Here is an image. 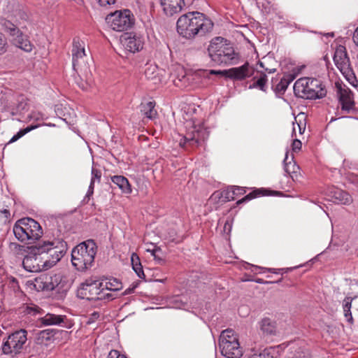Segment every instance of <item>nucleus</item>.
Instances as JSON below:
<instances>
[{
    "instance_id": "obj_11",
    "label": "nucleus",
    "mask_w": 358,
    "mask_h": 358,
    "mask_svg": "<svg viewBox=\"0 0 358 358\" xmlns=\"http://www.w3.org/2000/svg\"><path fill=\"white\" fill-rule=\"evenodd\" d=\"M106 21L112 29L123 31L134 24V18L130 10H123L108 15Z\"/></svg>"
},
{
    "instance_id": "obj_33",
    "label": "nucleus",
    "mask_w": 358,
    "mask_h": 358,
    "mask_svg": "<svg viewBox=\"0 0 358 358\" xmlns=\"http://www.w3.org/2000/svg\"><path fill=\"white\" fill-rule=\"evenodd\" d=\"M295 77L292 74L285 75L280 83L277 85L276 88L278 91H285L288 85L294 80Z\"/></svg>"
},
{
    "instance_id": "obj_25",
    "label": "nucleus",
    "mask_w": 358,
    "mask_h": 358,
    "mask_svg": "<svg viewBox=\"0 0 358 358\" xmlns=\"http://www.w3.org/2000/svg\"><path fill=\"white\" fill-rule=\"evenodd\" d=\"M66 316L55 315L52 313H47L39 319L41 323L44 326L61 325L64 322Z\"/></svg>"
},
{
    "instance_id": "obj_9",
    "label": "nucleus",
    "mask_w": 358,
    "mask_h": 358,
    "mask_svg": "<svg viewBox=\"0 0 358 358\" xmlns=\"http://www.w3.org/2000/svg\"><path fill=\"white\" fill-rule=\"evenodd\" d=\"M219 345L222 355L227 358H240L243 355L238 336L232 329H226L221 333Z\"/></svg>"
},
{
    "instance_id": "obj_51",
    "label": "nucleus",
    "mask_w": 358,
    "mask_h": 358,
    "mask_svg": "<svg viewBox=\"0 0 358 358\" xmlns=\"http://www.w3.org/2000/svg\"><path fill=\"white\" fill-rule=\"evenodd\" d=\"M159 250V249H158V248H155V249H152V250H150V249L147 250L148 252H150L151 255L154 257V259H156L157 252Z\"/></svg>"
},
{
    "instance_id": "obj_2",
    "label": "nucleus",
    "mask_w": 358,
    "mask_h": 358,
    "mask_svg": "<svg viewBox=\"0 0 358 358\" xmlns=\"http://www.w3.org/2000/svg\"><path fill=\"white\" fill-rule=\"evenodd\" d=\"M213 23L199 12H189L181 15L177 21V31L182 37L192 38L212 31Z\"/></svg>"
},
{
    "instance_id": "obj_58",
    "label": "nucleus",
    "mask_w": 358,
    "mask_h": 358,
    "mask_svg": "<svg viewBox=\"0 0 358 358\" xmlns=\"http://www.w3.org/2000/svg\"><path fill=\"white\" fill-rule=\"evenodd\" d=\"M266 71H267L269 73H273L275 71V69H266Z\"/></svg>"
},
{
    "instance_id": "obj_53",
    "label": "nucleus",
    "mask_w": 358,
    "mask_h": 358,
    "mask_svg": "<svg viewBox=\"0 0 358 358\" xmlns=\"http://www.w3.org/2000/svg\"><path fill=\"white\" fill-rule=\"evenodd\" d=\"M49 334H50V333H49L48 330H44V331H41L40 332V335L43 338L45 337L46 336H48Z\"/></svg>"
},
{
    "instance_id": "obj_55",
    "label": "nucleus",
    "mask_w": 358,
    "mask_h": 358,
    "mask_svg": "<svg viewBox=\"0 0 358 358\" xmlns=\"http://www.w3.org/2000/svg\"><path fill=\"white\" fill-rule=\"evenodd\" d=\"M93 192H94V190L88 189L86 196H87V197L90 196L91 195L93 194Z\"/></svg>"
},
{
    "instance_id": "obj_27",
    "label": "nucleus",
    "mask_w": 358,
    "mask_h": 358,
    "mask_svg": "<svg viewBox=\"0 0 358 358\" xmlns=\"http://www.w3.org/2000/svg\"><path fill=\"white\" fill-rule=\"evenodd\" d=\"M178 71L180 73V75L175 76L172 75L173 79V82L175 85L179 87H187L189 85V76L185 74V70L181 66L177 67Z\"/></svg>"
},
{
    "instance_id": "obj_40",
    "label": "nucleus",
    "mask_w": 358,
    "mask_h": 358,
    "mask_svg": "<svg viewBox=\"0 0 358 358\" xmlns=\"http://www.w3.org/2000/svg\"><path fill=\"white\" fill-rule=\"evenodd\" d=\"M28 117L30 120H43L45 119V115L38 111H32L29 115Z\"/></svg>"
},
{
    "instance_id": "obj_3",
    "label": "nucleus",
    "mask_w": 358,
    "mask_h": 358,
    "mask_svg": "<svg viewBox=\"0 0 358 358\" xmlns=\"http://www.w3.org/2000/svg\"><path fill=\"white\" fill-rule=\"evenodd\" d=\"M208 51L211 59L218 64H234L238 60L233 46L222 37L213 38Z\"/></svg>"
},
{
    "instance_id": "obj_38",
    "label": "nucleus",
    "mask_w": 358,
    "mask_h": 358,
    "mask_svg": "<svg viewBox=\"0 0 358 358\" xmlns=\"http://www.w3.org/2000/svg\"><path fill=\"white\" fill-rule=\"evenodd\" d=\"M251 267L252 268V269L251 270L252 272H257L258 271V273H264L266 271H269L271 273L276 274L279 273V269L276 268H268L255 265H252Z\"/></svg>"
},
{
    "instance_id": "obj_45",
    "label": "nucleus",
    "mask_w": 358,
    "mask_h": 358,
    "mask_svg": "<svg viewBox=\"0 0 358 358\" xmlns=\"http://www.w3.org/2000/svg\"><path fill=\"white\" fill-rule=\"evenodd\" d=\"M108 358H127L124 355H120L117 350H111Z\"/></svg>"
},
{
    "instance_id": "obj_59",
    "label": "nucleus",
    "mask_w": 358,
    "mask_h": 358,
    "mask_svg": "<svg viewBox=\"0 0 358 358\" xmlns=\"http://www.w3.org/2000/svg\"><path fill=\"white\" fill-rule=\"evenodd\" d=\"M259 65H260L262 67H264V65H263V63H262V62H260V63H259Z\"/></svg>"
},
{
    "instance_id": "obj_1",
    "label": "nucleus",
    "mask_w": 358,
    "mask_h": 358,
    "mask_svg": "<svg viewBox=\"0 0 358 358\" xmlns=\"http://www.w3.org/2000/svg\"><path fill=\"white\" fill-rule=\"evenodd\" d=\"M73 68L76 72L75 81L80 88L87 91L94 85L90 66L92 59L85 52V43L79 38H75L72 47Z\"/></svg>"
},
{
    "instance_id": "obj_50",
    "label": "nucleus",
    "mask_w": 358,
    "mask_h": 358,
    "mask_svg": "<svg viewBox=\"0 0 358 358\" xmlns=\"http://www.w3.org/2000/svg\"><path fill=\"white\" fill-rule=\"evenodd\" d=\"M159 250V249H158V248H155V249H152V250H150V249L147 250L148 252H150L151 255L154 257V259H156L157 252Z\"/></svg>"
},
{
    "instance_id": "obj_43",
    "label": "nucleus",
    "mask_w": 358,
    "mask_h": 358,
    "mask_svg": "<svg viewBox=\"0 0 358 358\" xmlns=\"http://www.w3.org/2000/svg\"><path fill=\"white\" fill-rule=\"evenodd\" d=\"M301 141L298 140V139H294L292 142V150L294 152H297L299 150H301Z\"/></svg>"
},
{
    "instance_id": "obj_41",
    "label": "nucleus",
    "mask_w": 358,
    "mask_h": 358,
    "mask_svg": "<svg viewBox=\"0 0 358 358\" xmlns=\"http://www.w3.org/2000/svg\"><path fill=\"white\" fill-rule=\"evenodd\" d=\"M7 47V40L4 35L0 32V55L6 52Z\"/></svg>"
},
{
    "instance_id": "obj_31",
    "label": "nucleus",
    "mask_w": 358,
    "mask_h": 358,
    "mask_svg": "<svg viewBox=\"0 0 358 358\" xmlns=\"http://www.w3.org/2000/svg\"><path fill=\"white\" fill-rule=\"evenodd\" d=\"M131 262L132 268L135 273H136V275L141 278H143L145 275L143 270V267L141 264L140 259L136 253H132L131 257Z\"/></svg>"
},
{
    "instance_id": "obj_56",
    "label": "nucleus",
    "mask_w": 358,
    "mask_h": 358,
    "mask_svg": "<svg viewBox=\"0 0 358 358\" xmlns=\"http://www.w3.org/2000/svg\"><path fill=\"white\" fill-rule=\"evenodd\" d=\"M158 263H162L163 262V259L160 257H158V256H156V259H155Z\"/></svg>"
},
{
    "instance_id": "obj_48",
    "label": "nucleus",
    "mask_w": 358,
    "mask_h": 358,
    "mask_svg": "<svg viewBox=\"0 0 358 358\" xmlns=\"http://www.w3.org/2000/svg\"><path fill=\"white\" fill-rule=\"evenodd\" d=\"M99 3L101 6H108L113 5L115 3V0H98Z\"/></svg>"
},
{
    "instance_id": "obj_29",
    "label": "nucleus",
    "mask_w": 358,
    "mask_h": 358,
    "mask_svg": "<svg viewBox=\"0 0 358 358\" xmlns=\"http://www.w3.org/2000/svg\"><path fill=\"white\" fill-rule=\"evenodd\" d=\"M155 103L153 101L142 103L141 104V112L145 117L152 120L157 115V110L155 109Z\"/></svg>"
},
{
    "instance_id": "obj_21",
    "label": "nucleus",
    "mask_w": 358,
    "mask_h": 358,
    "mask_svg": "<svg viewBox=\"0 0 358 358\" xmlns=\"http://www.w3.org/2000/svg\"><path fill=\"white\" fill-rule=\"evenodd\" d=\"M13 43L21 50L30 52L33 50V44L29 40L27 36L24 35L20 30L15 36L11 38Z\"/></svg>"
},
{
    "instance_id": "obj_7",
    "label": "nucleus",
    "mask_w": 358,
    "mask_h": 358,
    "mask_svg": "<svg viewBox=\"0 0 358 358\" xmlns=\"http://www.w3.org/2000/svg\"><path fill=\"white\" fill-rule=\"evenodd\" d=\"M78 296L87 300H112L116 296L115 294L104 292L101 281L89 278L80 285L77 291Z\"/></svg>"
},
{
    "instance_id": "obj_14",
    "label": "nucleus",
    "mask_w": 358,
    "mask_h": 358,
    "mask_svg": "<svg viewBox=\"0 0 358 358\" xmlns=\"http://www.w3.org/2000/svg\"><path fill=\"white\" fill-rule=\"evenodd\" d=\"M26 20L27 15L21 10H17L10 15L8 18H0V24L4 31L12 38L18 33L20 30L19 27Z\"/></svg>"
},
{
    "instance_id": "obj_16",
    "label": "nucleus",
    "mask_w": 358,
    "mask_h": 358,
    "mask_svg": "<svg viewBox=\"0 0 358 358\" xmlns=\"http://www.w3.org/2000/svg\"><path fill=\"white\" fill-rule=\"evenodd\" d=\"M120 43L127 52L136 53L143 48L145 38L141 34L125 33L120 37Z\"/></svg>"
},
{
    "instance_id": "obj_49",
    "label": "nucleus",
    "mask_w": 358,
    "mask_h": 358,
    "mask_svg": "<svg viewBox=\"0 0 358 358\" xmlns=\"http://www.w3.org/2000/svg\"><path fill=\"white\" fill-rule=\"evenodd\" d=\"M255 196H252V194H249L248 195H246L244 198H243L242 199H240L238 201V203H243V201H249L250 199H252V198H254Z\"/></svg>"
},
{
    "instance_id": "obj_4",
    "label": "nucleus",
    "mask_w": 358,
    "mask_h": 358,
    "mask_svg": "<svg viewBox=\"0 0 358 358\" xmlns=\"http://www.w3.org/2000/svg\"><path fill=\"white\" fill-rule=\"evenodd\" d=\"M97 246L92 240H87L76 246L71 252V262L79 271H85L93 265Z\"/></svg>"
},
{
    "instance_id": "obj_52",
    "label": "nucleus",
    "mask_w": 358,
    "mask_h": 358,
    "mask_svg": "<svg viewBox=\"0 0 358 358\" xmlns=\"http://www.w3.org/2000/svg\"><path fill=\"white\" fill-rule=\"evenodd\" d=\"M353 41L355 43V44L358 45V27L356 29V30L354 32Z\"/></svg>"
},
{
    "instance_id": "obj_23",
    "label": "nucleus",
    "mask_w": 358,
    "mask_h": 358,
    "mask_svg": "<svg viewBox=\"0 0 358 358\" xmlns=\"http://www.w3.org/2000/svg\"><path fill=\"white\" fill-rule=\"evenodd\" d=\"M331 194L334 202L338 203L350 205L353 201L352 197L350 194L340 189H334L331 191Z\"/></svg>"
},
{
    "instance_id": "obj_20",
    "label": "nucleus",
    "mask_w": 358,
    "mask_h": 358,
    "mask_svg": "<svg viewBox=\"0 0 358 358\" xmlns=\"http://www.w3.org/2000/svg\"><path fill=\"white\" fill-rule=\"evenodd\" d=\"M160 4L164 13L168 16H172L182 10L185 1L184 0H160Z\"/></svg>"
},
{
    "instance_id": "obj_28",
    "label": "nucleus",
    "mask_w": 358,
    "mask_h": 358,
    "mask_svg": "<svg viewBox=\"0 0 358 358\" xmlns=\"http://www.w3.org/2000/svg\"><path fill=\"white\" fill-rule=\"evenodd\" d=\"M101 282L104 292H106V291L116 292L122 288V283L115 278L106 279L101 281Z\"/></svg>"
},
{
    "instance_id": "obj_30",
    "label": "nucleus",
    "mask_w": 358,
    "mask_h": 358,
    "mask_svg": "<svg viewBox=\"0 0 358 358\" xmlns=\"http://www.w3.org/2000/svg\"><path fill=\"white\" fill-rule=\"evenodd\" d=\"M245 193V190L241 187H231L222 192V196L227 201H233L236 196H241Z\"/></svg>"
},
{
    "instance_id": "obj_47",
    "label": "nucleus",
    "mask_w": 358,
    "mask_h": 358,
    "mask_svg": "<svg viewBox=\"0 0 358 358\" xmlns=\"http://www.w3.org/2000/svg\"><path fill=\"white\" fill-rule=\"evenodd\" d=\"M294 358H311L308 351H301L297 352Z\"/></svg>"
},
{
    "instance_id": "obj_35",
    "label": "nucleus",
    "mask_w": 358,
    "mask_h": 358,
    "mask_svg": "<svg viewBox=\"0 0 358 358\" xmlns=\"http://www.w3.org/2000/svg\"><path fill=\"white\" fill-rule=\"evenodd\" d=\"M292 161L293 157L292 156L290 160H289V154L288 152H286L283 162L285 171L288 174H290L292 172H294L295 168L296 167L295 163Z\"/></svg>"
},
{
    "instance_id": "obj_46",
    "label": "nucleus",
    "mask_w": 358,
    "mask_h": 358,
    "mask_svg": "<svg viewBox=\"0 0 358 358\" xmlns=\"http://www.w3.org/2000/svg\"><path fill=\"white\" fill-rule=\"evenodd\" d=\"M100 316L99 313L98 312H94L89 317L87 320V324H92L96 320L99 319Z\"/></svg>"
},
{
    "instance_id": "obj_42",
    "label": "nucleus",
    "mask_w": 358,
    "mask_h": 358,
    "mask_svg": "<svg viewBox=\"0 0 358 358\" xmlns=\"http://www.w3.org/2000/svg\"><path fill=\"white\" fill-rule=\"evenodd\" d=\"M10 215V213L8 210H0V222L6 223L8 221Z\"/></svg>"
},
{
    "instance_id": "obj_34",
    "label": "nucleus",
    "mask_w": 358,
    "mask_h": 358,
    "mask_svg": "<svg viewBox=\"0 0 358 358\" xmlns=\"http://www.w3.org/2000/svg\"><path fill=\"white\" fill-rule=\"evenodd\" d=\"M352 298L351 297H346L343 300V308L344 312V315L346 318V320L348 322H352V316L350 311L351 309V305H352Z\"/></svg>"
},
{
    "instance_id": "obj_57",
    "label": "nucleus",
    "mask_w": 358,
    "mask_h": 358,
    "mask_svg": "<svg viewBox=\"0 0 358 358\" xmlns=\"http://www.w3.org/2000/svg\"><path fill=\"white\" fill-rule=\"evenodd\" d=\"M255 282H257V283H260V284H263V283H264V281L262 279H261V278H258V279H257V280H255Z\"/></svg>"
},
{
    "instance_id": "obj_13",
    "label": "nucleus",
    "mask_w": 358,
    "mask_h": 358,
    "mask_svg": "<svg viewBox=\"0 0 358 358\" xmlns=\"http://www.w3.org/2000/svg\"><path fill=\"white\" fill-rule=\"evenodd\" d=\"M334 62L335 65L341 73L347 80L353 84L355 78V75L350 67V60L347 56L345 48L343 45H338L334 52Z\"/></svg>"
},
{
    "instance_id": "obj_24",
    "label": "nucleus",
    "mask_w": 358,
    "mask_h": 358,
    "mask_svg": "<svg viewBox=\"0 0 358 358\" xmlns=\"http://www.w3.org/2000/svg\"><path fill=\"white\" fill-rule=\"evenodd\" d=\"M259 329L265 336H274L277 334L276 323L269 318H264L261 320Z\"/></svg>"
},
{
    "instance_id": "obj_37",
    "label": "nucleus",
    "mask_w": 358,
    "mask_h": 358,
    "mask_svg": "<svg viewBox=\"0 0 358 358\" xmlns=\"http://www.w3.org/2000/svg\"><path fill=\"white\" fill-rule=\"evenodd\" d=\"M267 79L266 76L264 73H262L260 77L256 80L252 85L250 86V88L252 87H258L262 91H265V85L266 83Z\"/></svg>"
},
{
    "instance_id": "obj_10",
    "label": "nucleus",
    "mask_w": 358,
    "mask_h": 358,
    "mask_svg": "<svg viewBox=\"0 0 358 358\" xmlns=\"http://www.w3.org/2000/svg\"><path fill=\"white\" fill-rule=\"evenodd\" d=\"M27 342V331L20 329L10 334L1 345L2 352L15 357L22 352Z\"/></svg>"
},
{
    "instance_id": "obj_5",
    "label": "nucleus",
    "mask_w": 358,
    "mask_h": 358,
    "mask_svg": "<svg viewBox=\"0 0 358 358\" xmlns=\"http://www.w3.org/2000/svg\"><path fill=\"white\" fill-rule=\"evenodd\" d=\"M36 245L41 254L45 258V264L48 268L55 265L67 250L66 243L59 238H55L52 241H41Z\"/></svg>"
},
{
    "instance_id": "obj_54",
    "label": "nucleus",
    "mask_w": 358,
    "mask_h": 358,
    "mask_svg": "<svg viewBox=\"0 0 358 358\" xmlns=\"http://www.w3.org/2000/svg\"><path fill=\"white\" fill-rule=\"evenodd\" d=\"M94 179H93V180H91V182H90V186H89L88 189L94 190Z\"/></svg>"
},
{
    "instance_id": "obj_12",
    "label": "nucleus",
    "mask_w": 358,
    "mask_h": 358,
    "mask_svg": "<svg viewBox=\"0 0 358 358\" xmlns=\"http://www.w3.org/2000/svg\"><path fill=\"white\" fill-rule=\"evenodd\" d=\"M44 259L36 244L29 248L28 254L23 259L22 266L29 272H40L48 269Z\"/></svg>"
},
{
    "instance_id": "obj_6",
    "label": "nucleus",
    "mask_w": 358,
    "mask_h": 358,
    "mask_svg": "<svg viewBox=\"0 0 358 358\" xmlns=\"http://www.w3.org/2000/svg\"><path fill=\"white\" fill-rule=\"evenodd\" d=\"M294 93L306 99H320L326 95V90L320 80L310 78L298 79L294 85Z\"/></svg>"
},
{
    "instance_id": "obj_26",
    "label": "nucleus",
    "mask_w": 358,
    "mask_h": 358,
    "mask_svg": "<svg viewBox=\"0 0 358 358\" xmlns=\"http://www.w3.org/2000/svg\"><path fill=\"white\" fill-rule=\"evenodd\" d=\"M112 182L115 184L124 194H131V187L127 178L123 176H114L111 177Z\"/></svg>"
},
{
    "instance_id": "obj_8",
    "label": "nucleus",
    "mask_w": 358,
    "mask_h": 358,
    "mask_svg": "<svg viewBox=\"0 0 358 358\" xmlns=\"http://www.w3.org/2000/svg\"><path fill=\"white\" fill-rule=\"evenodd\" d=\"M15 238L21 242L38 240L43 231L40 224L32 218L24 217L16 222L13 227Z\"/></svg>"
},
{
    "instance_id": "obj_36",
    "label": "nucleus",
    "mask_w": 358,
    "mask_h": 358,
    "mask_svg": "<svg viewBox=\"0 0 358 358\" xmlns=\"http://www.w3.org/2000/svg\"><path fill=\"white\" fill-rule=\"evenodd\" d=\"M37 127H38V126L35 125V126L27 127V128H25L24 129L20 130L15 135H14L11 138V139L9 141V143H11L15 142L16 141L20 139L21 137H22L24 135H25L28 132L31 131V130H33Z\"/></svg>"
},
{
    "instance_id": "obj_19",
    "label": "nucleus",
    "mask_w": 358,
    "mask_h": 358,
    "mask_svg": "<svg viewBox=\"0 0 358 358\" xmlns=\"http://www.w3.org/2000/svg\"><path fill=\"white\" fill-rule=\"evenodd\" d=\"M337 95L343 110L348 113L354 109V101L351 91L345 86L336 83Z\"/></svg>"
},
{
    "instance_id": "obj_17",
    "label": "nucleus",
    "mask_w": 358,
    "mask_h": 358,
    "mask_svg": "<svg viewBox=\"0 0 358 358\" xmlns=\"http://www.w3.org/2000/svg\"><path fill=\"white\" fill-rule=\"evenodd\" d=\"M253 73L252 67L250 66L248 63H245L241 66L231 68L224 71H215L210 70L209 74L222 75L227 78L241 80L250 77Z\"/></svg>"
},
{
    "instance_id": "obj_39",
    "label": "nucleus",
    "mask_w": 358,
    "mask_h": 358,
    "mask_svg": "<svg viewBox=\"0 0 358 358\" xmlns=\"http://www.w3.org/2000/svg\"><path fill=\"white\" fill-rule=\"evenodd\" d=\"M249 358H273L269 350H264L260 352L253 353Z\"/></svg>"
},
{
    "instance_id": "obj_32",
    "label": "nucleus",
    "mask_w": 358,
    "mask_h": 358,
    "mask_svg": "<svg viewBox=\"0 0 358 358\" xmlns=\"http://www.w3.org/2000/svg\"><path fill=\"white\" fill-rule=\"evenodd\" d=\"M301 118L304 120L303 115H299L296 117H295L296 122H293V128H292V136H296V132L298 131L299 134H303L306 129V123L303 122Z\"/></svg>"
},
{
    "instance_id": "obj_18",
    "label": "nucleus",
    "mask_w": 358,
    "mask_h": 358,
    "mask_svg": "<svg viewBox=\"0 0 358 358\" xmlns=\"http://www.w3.org/2000/svg\"><path fill=\"white\" fill-rule=\"evenodd\" d=\"M206 137V131L200 127L196 128L194 127L192 130L189 131L182 139L180 141L181 147H186L187 145L196 147L203 142Z\"/></svg>"
},
{
    "instance_id": "obj_15",
    "label": "nucleus",
    "mask_w": 358,
    "mask_h": 358,
    "mask_svg": "<svg viewBox=\"0 0 358 358\" xmlns=\"http://www.w3.org/2000/svg\"><path fill=\"white\" fill-rule=\"evenodd\" d=\"M61 284V275L43 274L35 278L34 287L37 291H52L56 288L60 289Z\"/></svg>"
},
{
    "instance_id": "obj_44",
    "label": "nucleus",
    "mask_w": 358,
    "mask_h": 358,
    "mask_svg": "<svg viewBox=\"0 0 358 358\" xmlns=\"http://www.w3.org/2000/svg\"><path fill=\"white\" fill-rule=\"evenodd\" d=\"M101 173L99 170L95 169H92V179L91 180L94 179V182H95L96 180L99 181L101 179Z\"/></svg>"
},
{
    "instance_id": "obj_22",
    "label": "nucleus",
    "mask_w": 358,
    "mask_h": 358,
    "mask_svg": "<svg viewBox=\"0 0 358 358\" xmlns=\"http://www.w3.org/2000/svg\"><path fill=\"white\" fill-rule=\"evenodd\" d=\"M145 76L147 79L153 81L155 84L162 82V70L159 69L157 65L147 64L145 69Z\"/></svg>"
}]
</instances>
